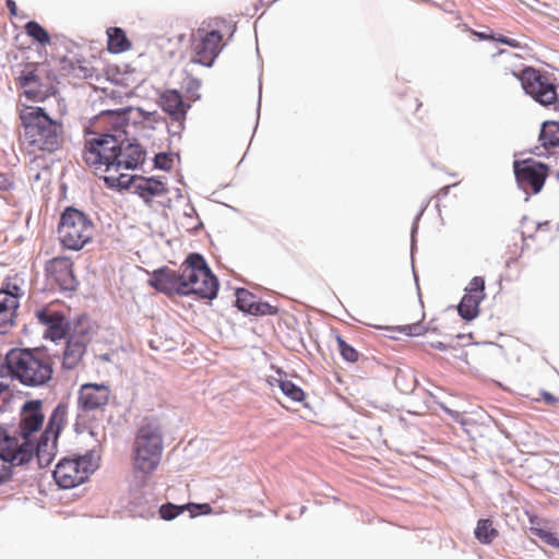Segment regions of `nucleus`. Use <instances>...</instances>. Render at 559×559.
<instances>
[{
    "mask_svg": "<svg viewBox=\"0 0 559 559\" xmlns=\"http://www.w3.org/2000/svg\"><path fill=\"white\" fill-rule=\"evenodd\" d=\"M147 285L168 297L195 295L207 300L215 299L219 289L218 278L199 252L189 253L178 269L153 270Z\"/></svg>",
    "mask_w": 559,
    "mask_h": 559,
    "instance_id": "obj_1",
    "label": "nucleus"
},
{
    "mask_svg": "<svg viewBox=\"0 0 559 559\" xmlns=\"http://www.w3.org/2000/svg\"><path fill=\"white\" fill-rule=\"evenodd\" d=\"M82 157L87 166L95 169L105 166V171L111 168L134 170L145 162L146 150L135 139L102 133L86 141Z\"/></svg>",
    "mask_w": 559,
    "mask_h": 559,
    "instance_id": "obj_2",
    "label": "nucleus"
},
{
    "mask_svg": "<svg viewBox=\"0 0 559 559\" xmlns=\"http://www.w3.org/2000/svg\"><path fill=\"white\" fill-rule=\"evenodd\" d=\"M24 139L31 153H53L61 146L63 126L43 107H26L20 114Z\"/></svg>",
    "mask_w": 559,
    "mask_h": 559,
    "instance_id": "obj_3",
    "label": "nucleus"
},
{
    "mask_svg": "<svg viewBox=\"0 0 559 559\" xmlns=\"http://www.w3.org/2000/svg\"><path fill=\"white\" fill-rule=\"evenodd\" d=\"M163 430L159 419L144 417L136 430L132 444V462L135 472L153 473L162 459Z\"/></svg>",
    "mask_w": 559,
    "mask_h": 559,
    "instance_id": "obj_4",
    "label": "nucleus"
},
{
    "mask_svg": "<svg viewBox=\"0 0 559 559\" xmlns=\"http://www.w3.org/2000/svg\"><path fill=\"white\" fill-rule=\"evenodd\" d=\"M43 348H11L7 353L8 368L13 369L12 380L24 386L38 388L49 382L52 365L41 357Z\"/></svg>",
    "mask_w": 559,
    "mask_h": 559,
    "instance_id": "obj_5",
    "label": "nucleus"
},
{
    "mask_svg": "<svg viewBox=\"0 0 559 559\" xmlns=\"http://www.w3.org/2000/svg\"><path fill=\"white\" fill-rule=\"evenodd\" d=\"M57 447L51 442L50 447H35L33 440L20 443L16 437L10 436L7 429L0 426V452L1 461L10 469L29 463L36 455L39 467H47L56 455Z\"/></svg>",
    "mask_w": 559,
    "mask_h": 559,
    "instance_id": "obj_6",
    "label": "nucleus"
},
{
    "mask_svg": "<svg viewBox=\"0 0 559 559\" xmlns=\"http://www.w3.org/2000/svg\"><path fill=\"white\" fill-rule=\"evenodd\" d=\"M95 226L83 211L67 206L60 215L58 237L69 250H81L93 238Z\"/></svg>",
    "mask_w": 559,
    "mask_h": 559,
    "instance_id": "obj_7",
    "label": "nucleus"
},
{
    "mask_svg": "<svg viewBox=\"0 0 559 559\" xmlns=\"http://www.w3.org/2000/svg\"><path fill=\"white\" fill-rule=\"evenodd\" d=\"M515 76L521 82L524 93L542 106L551 105L556 100V86L539 70L525 67Z\"/></svg>",
    "mask_w": 559,
    "mask_h": 559,
    "instance_id": "obj_8",
    "label": "nucleus"
},
{
    "mask_svg": "<svg viewBox=\"0 0 559 559\" xmlns=\"http://www.w3.org/2000/svg\"><path fill=\"white\" fill-rule=\"evenodd\" d=\"M93 471L86 456L64 457L56 465L52 475L60 488L71 489L83 484Z\"/></svg>",
    "mask_w": 559,
    "mask_h": 559,
    "instance_id": "obj_9",
    "label": "nucleus"
},
{
    "mask_svg": "<svg viewBox=\"0 0 559 559\" xmlns=\"http://www.w3.org/2000/svg\"><path fill=\"white\" fill-rule=\"evenodd\" d=\"M513 171L520 189L537 194L548 177L549 166L533 158L516 159L513 162Z\"/></svg>",
    "mask_w": 559,
    "mask_h": 559,
    "instance_id": "obj_10",
    "label": "nucleus"
},
{
    "mask_svg": "<svg viewBox=\"0 0 559 559\" xmlns=\"http://www.w3.org/2000/svg\"><path fill=\"white\" fill-rule=\"evenodd\" d=\"M154 114L155 112H146L142 108L127 106L119 109L102 110L97 116H95V120L107 121L109 127L107 133L122 134V138H124L127 136L124 128L129 123L136 124L139 122L150 121Z\"/></svg>",
    "mask_w": 559,
    "mask_h": 559,
    "instance_id": "obj_11",
    "label": "nucleus"
},
{
    "mask_svg": "<svg viewBox=\"0 0 559 559\" xmlns=\"http://www.w3.org/2000/svg\"><path fill=\"white\" fill-rule=\"evenodd\" d=\"M46 272L62 293L70 295L76 290L79 281L73 273V263L69 258L57 257L46 263Z\"/></svg>",
    "mask_w": 559,
    "mask_h": 559,
    "instance_id": "obj_12",
    "label": "nucleus"
},
{
    "mask_svg": "<svg viewBox=\"0 0 559 559\" xmlns=\"http://www.w3.org/2000/svg\"><path fill=\"white\" fill-rule=\"evenodd\" d=\"M222 34L217 29L204 33L200 38H194L192 43V51L194 57L191 62L203 67H212L219 53V43Z\"/></svg>",
    "mask_w": 559,
    "mask_h": 559,
    "instance_id": "obj_13",
    "label": "nucleus"
},
{
    "mask_svg": "<svg viewBox=\"0 0 559 559\" xmlns=\"http://www.w3.org/2000/svg\"><path fill=\"white\" fill-rule=\"evenodd\" d=\"M38 321L46 326L43 337L53 343L67 337L70 331V323L61 311L51 310L48 307L36 310Z\"/></svg>",
    "mask_w": 559,
    "mask_h": 559,
    "instance_id": "obj_14",
    "label": "nucleus"
},
{
    "mask_svg": "<svg viewBox=\"0 0 559 559\" xmlns=\"http://www.w3.org/2000/svg\"><path fill=\"white\" fill-rule=\"evenodd\" d=\"M160 108L170 116L173 121L177 122V131L173 134H179L183 128V121L190 109V104L183 100L182 94L177 90H166L159 96Z\"/></svg>",
    "mask_w": 559,
    "mask_h": 559,
    "instance_id": "obj_15",
    "label": "nucleus"
},
{
    "mask_svg": "<svg viewBox=\"0 0 559 559\" xmlns=\"http://www.w3.org/2000/svg\"><path fill=\"white\" fill-rule=\"evenodd\" d=\"M41 406L40 400H29L23 404L19 425L23 442L32 440L31 436L43 426L45 416L41 412Z\"/></svg>",
    "mask_w": 559,
    "mask_h": 559,
    "instance_id": "obj_16",
    "label": "nucleus"
},
{
    "mask_svg": "<svg viewBox=\"0 0 559 559\" xmlns=\"http://www.w3.org/2000/svg\"><path fill=\"white\" fill-rule=\"evenodd\" d=\"M109 401V389L105 384L85 383L79 391V406L84 411H94Z\"/></svg>",
    "mask_w": 559,
    "mask_h": 559,
    "instance_id": "obj_17",
    "label": "nucleus"
},
{
    "mask_svg": "<svg viewBox=\"0 0 559 559\" xmlns=\"http://www.w3.org/2000/svg\"><path fill=\"white\" fill-rule=\"evenodd\" d=\"M68 406L59 403L49 416L45 430L40 433L35 447H50L51 442L57 445L58 437L61 432L62 425L66 420Z\"/></svg>",
    "mask_w": 559,
    "mask_h": 559,
    "instance_id": "obj_18",
    "label": "nucleus"
},
{
    "mask_svg": "<svg viewBox=\"0 0 559 559\" xmlns=\"http://www.w3.org/2000/svg\"><path fill=\"white\" fill-rule=\"evenodd\" d=\"M539 146L532 153L538 157H547L551 148L559 147V120H546L540 126L538 135Z\"/></svg>",
    "mask_w": 559,
    "mask_h": 559,
    "instance_id": "obj_19",
    "label": "nucleus"
},
{
    "mask_svg": "<svg viewBox=\"0 0 559 559\" xmlns=\"http://www.w3.org/2000/svg\"><path fill=\"white\" fill-rule=\"evenodd\" d=\"M140 182L134 185V193L138 194L145 204H150L154 197L167 193L165 185L157 177L139 176Z\"/></svg>",
    "mask_w": 559,
    "mask_h": 559,
    "instance_id": "obj_20",
    "label": "nucleus"
},
{
    "mask_svg": "<svg viewBox=\"0 0 559 559\" xmlns=\"http://www.w3.org/2000/svg\"><path fill=\"white\" fill-rule=\"evenodd\" d=\"M66 338L67 342L61 357V367L64 370H73L82 360L87 347L84 346L83 343L72 341L68 337Z\"/></svg>",
    "mask_w": 559,
    "mask_h": 559,
    "instance_id": "obj_21",
    "label": "nucleus"
},
{
    "mask_svg": "<svg viewBox=\"0 0 559 559\" xmlns=\"http://www.w3.org/2000/svg\"><path fill=\"white\" fill-rule=\"evenodd\" d=\"M17 83L25 88L24 95L27 99L36 102L44 98L40 78L35 71L22 72L17 78Z\"/></svg>",
    "mask_w": 559,
    "mask_h": 559,
    "instance_id": "obj_22",
    "label": "nucleus"
},
{
    "mask_svg": "<svg viewBox=\"0 0 559 559\" xmlns=\"http://www.w3.org/2000/svg\"><path fill=\"white\" fill-rule=\"evenodd\" d=\"M107 49L111 53H122L131 47V41L121 27H109L107 29Z\"/></svg>",
    "mask_w": 559,
    "mask_h": 559,
    "instance_id": "obj_23",
    "label": "nucleus"
},
{
    "mask_svg": "<svg viewBox=\"0 0 559 559\" xmlns=\"http://www.w3.org/2000/svg\"><path fill=\"white\" fill-rule=\"evenodd\" d=\"M499 535L491 519H479L474 530L475 538L483 545L491 544Z\"/></svg>",
    "mask_w": 559,
    "mask_h": 559,
    "instance_id": "obj_24",
    "label": "nucleus"
},
{
    "mask_svg": "<svg viewBox=\"0 0 559 559\" xmlns=\"http://www.w3.org/2000/svg\"><path fill=\"white\" fill-rule=\"evenodd\" d=\"M483 300L464 294L457 305L459 316L465 321H472L479 314V305Z\"/></svg>",
    "mask_w": 559,
    "mask_h": 559,
    "instance_id": "obj_25",
    "label": "nucleus"
},
{
    "mask_svg": "<svg viewBox=\"0 0 559 559\" xmlns=\"http://www.w3.org/2000/svg\"><path fill=\"white\" fill-rule=\"evenodd\" d=\"M531 534L538 537L546 545L559 550V537L556 533L551 532L546 526H540L539 523H535V521L531 518Z\"/></svg>",
    "mask_w": 559,
    "mask_h": 559,
    "instance_id": "obj_26",
    "label": "nucleus"
},
{
    "mask_svg": "<svg viewBox=\"0 0 559 559\" xmlns=\"http://www.w3.org/2000/svg\"><path fill=\"white\" fill-rule=\"evenodd\" d=\"M139 179L138 175L121 174L119 177L105 176L103 178L104 183L109 189H116L118 191L129 190L134 180Z\"/></svg>",
    "mask_w": 559,
    "mask_h": 559,
    "instance_id": "obj_27",
    "label": "nucleus"
},
{
    "mask_svg": "<svg viewBox=\"0 0 559 559\" xmlns=\"http://www.w3.org/2000/svg\"><path fill=\"white\" fill-rule=\"evenodd\" d=\"M24 29L27 36L43 46L51 41L49 33L36 21L26 22Z\"/></svg>",
    "mask_w": 559,
    "mask_h": 559,
    "instance_id": "obj_28",
    "label": "nucleus"
},
{
    "mask_svg": "<svg viewBox=\"0 0 559 559\" xmlns=\"http://www.w3.org/2000/svg\"><path fill=\"white\" fill-rule=\"evenodd\" d=\"M366 325L372 326V324L365 323ZM377 330H385L390 332L403 333L407 336H419L426 331L425 326L419 322L406 325L389 326V325H373Z\"/></svg>",
    "mask_w": 559,
    "mask_h": 559,
    "instance_id": "obj_29",
    "label": "nucleus"
},
{
    "mask_svg": "<svg viewBox=\"0 0 559 559\" xmlns=\"http://www.w3.org/2000/svg\"><path fill=\"white\" fill-rule=\"evenodd\" d=\"M278 386L284 395L294 402H302L306 397L304 390L289 380H278Z\"/></svg>",
    "mask_w": 559,
    "mask_h": 559,
    "instance_id": "obj_30",
    "label": "nucleus"
},
{
    "mask_svg": "<svg viewBox=\"0 0 559 559\" xmlns=\"http://www.w3.org/2000/svg\"><path fill=\"white\" fill-rule=\"evenodd\" d=\"M255 296L246 288L236 289V307L243 313L249 314Z\"/></svg>",
    "mask_w": 559,
    "mask_h": 559,
    "instance_id": "obj_31",
    "label": "nucleus"
},
{
    "mask_svg": "<svg viewBox=\"0 0 559 559\" xmlns=\"http://www.w3.org/2000/svg\"><path fill=\"white\" fill-rule=\"evenodd\" d=\"M68 338L72 340V341H78L80 343H83L84 346L87 347V345L90 344L91 342V334H90V329L88 326H86L84 323H82L81 321H79L74 326L73 329L68 332V335H67Z\"/></svg>",
    "mask_w": 559,
    "mask_h": 559,
    "instance_id": "obj_32",
    "label": "nucleus"
},
{
    "mask_svg": "<svg viewBox=\"0 0 559 559\" xmlns=\"http://www.w3.org/2000/svg\"><path fill=\"white\" fill-rule=\"evenodd\" d=\"M337 348L342 358L347 362H356L359 359V353L349 345L341 335L336 336Z\"/></svg>",
    "mask_w": 559,
    "mask_h": 559,
    "instance_id": "obj_33",
    "label": "nucleus"
},
{
    "mask_svg": "<svg viewBox=\"0 0 559 559\" xmlns=\"http://www.w3.org/2000/svg\"><path fill=\"white\" fill-rule=\"evenodd\" d=\"M465 294L484 300L486 297L485 278L483 276H474L468 283V286L465 288Z\"/></svg>",
    "mask_w": 559,
    "mask_h": 559,
    "instance_id": "obj_34",
    "label": "nucleus"
},
{
    "mask_svg": "<svg viewBox=\"0 0 559 559\" xmlns=\"http://www.w3.org/2000/svg\"><path fill=\"white\" fill-rule=\"evenodd\" d=\"M19 307L17 296L8 290H0V312H13Z\"/></svg>",
    "mask_w": 559,
    "mask_h": 559,
    "instance_id": "obj_35",
    "label": "nucleus"
},
{
    "mask_svg": "<svg viewBox=\"0 0 559 559\" xmlns=\"http://www.w3.org/2000/svg\"><path fill=\"white\" fill-rule=\"evenodd\" d=\"M186 510V504L179 506L171 502L164 503L159 507L158 513L160 519L171 521Z\"/></svg>",
    "mask_w": 559,
    "mask_h": 559,
    "instance_id": "obj_36",
    "label": "nucleus"
},
{
    "mask_svg": "<svg viewBox=\"0 0 559 559\" xmlns=\"http://www.w3.org/2000/svg\"><path fill=\"white\" fill-rule=\"evenodd\" d=\"M278 313V308L270 305L266 301H258L255 300L252 304L251 310L249 312L250 316L263 317V316H275Z\"/></svg>",
    "mask_w": 559,
    "mask_h": 559,
    "instance_id": "obj_37",
    "label": "nucleus"
},
{
    "mask_svg": "<svg viewBox=\"0 0 559 559\" xmlns=\"http://www.w3.org/2000/svg\"><path fill=\"white\" fill-rule=\"evenodd\" d=\"M173 153L159 152L155 154L153 158L154 167L159 170H170L173 167Z\"/></svg>",
    "mask_w": 559,
    "mask_h": 559,
    "instance_id": "obj_38",
    "label": "nucleus"
},
{
    "mask_svg": "<svg viewBox=\"0 0 559 559\" xmlns=\"http://www.w3.org/2000/svg\"><path fill=\"white\" fill-rule=\"evenodd\" d=\"M182 86L186 90V92L193 96L195 99L200 98L198 92L201 87V80L192 75H187L186 79L183 80Z\"/></svg>",
    "mask_w": 559,
    "mask_h": 559,
    "instance_id": "obj_39",
    "label": "nucleus"
},
{
    "mask_svg": "<svg viewBox=\"0 0 559 559\" xmlns=\"http://www.w3.org/2000/svg\"><path fill=\"white\" fill-rule=\"evenodd\" d=\"M186 510L190 512V518L198 515H206L212 512V507L209 503H187Z\"/></svg>",
    "mask_w": 559,
    "mask_h": 559,
    "instance_id": "obj_40",
    "label": "nucleus"
},
{
    "mask_svg": "<svg viewBox=\"0 0 559 559\" xmlns=\"http://www.w3.org/2000/svg\"><path fill=\"white\" fill-rule=\"evenodd\" d=\"M404 380L405 373L403 371H399L394 379L396 388L403 393H412L416 386V379L413 377L412 380L408 383H406V385H402V382Z\"/></svg>",
    "mask_w": 559,
    "mask_h": 559,
    "instance_id": "obj_41",
    "label": "nucleus"
},
{
    "mask_svg": "<svg viewBox=\"0 0 559 559\" xmlns=\"http://www.w3.org/2000/svg\"><path fill=\"white\" fill-rule=\"evenodd\" d=\"M424 211H425V207L419 211V213L415 216L413 224H412V229H411V253H412V257L414 255V251L416 248V235H417V230H418V222H419Z\"/></svg>",
    "mask_w": 559,
    "mask_h": 559,
    "instance_id": "obj_42",
    "label": "nucleus"
},
{
    "mask_svg": "<svg viewBox=\"0 0 559 559\" xmlns=\"http://www.w3.org/2000/svg\"><path fill=\"white\" fill-rule=\"evenodd\" d=\"M13 312H0V334H5L13 325Z\"/></svg>",
    "mask_w": 559,
    "mask_h": 559,
    "instance_id": "obj_43",
    "label": "nucleus"
},
{
    "mask_svg": "<svg viewBox=\"0 0 559 559\" xmlns=\"http://www.w3.org/2000/svg\"><path fill=\"white\" fill-rule=\"evenodd\" d=\"M14 188L13 176L0 173V192H7Z\"/></svg>",
    "mask_w": 559,
    "mask_h": 559,
    "instance_id": "obj_44",
    "label": "nucleus"
},
{
    "mask_svg": "<svg viewBox=\"0 0 559 559\" xmlns=\"http://www.w3.org/2000/svg\"><path fill=\"white\" fill-rule=\"evenodd\" d=\"M493 41L507 45L512 48H522V45L519 40L508 37V36H504V35H501V34H498V35L495 34Z\"/></svg>",
    "mask_w": 559,
    "mask_h": 559,
    "instance_id": "obj_45",
    "label": "nucleus"
},
{
    "mask_svg": "<svg viewBox=\"0 0 559 559\" xmlns=\"http://www.w3.org/2000/svg\"><path fill=\"white\" fill-rule=\"evenodd\" d=\"M13 372H14L13 369L8 368V360H7V355H5L3 358V361L0 364V377L1 378L10 377L12 379Z\"/></svg>",
    "mask_w": 559,
    "mask_h": 559,
    "instance_id": "obj_46",
    "label": "nucleus"
},
{
    "mask_svg": "<svg viewBox=\"0 0 559 559\" xmlns=\"http://www.w3.org/2000/svg\"><path fill=\"white\" fill-rule=\"evenodd\" d=\"M436 403L439 405V407L445 413L448 414L449 416H451L454 420H457L460 417H461V414L456 411H453L451 408H449L445 404L441 403V402H437Z\"/></svg>",
    "mask_w": 559,
    "mask_h": 559,
    "instance_id": "obj_47",
    "label": "nucleus"
},
{
    "mask_svg": "<svg viewBox=\"0 0 559 559\" xmlns=\"http://www.w3.org/2000/svg\"><path fill=\"white\" fill-rule=\"evenodd\" d=\"M542 397H543L544 402L548 405H555L556 403L559 402L558 397H556L555 395H552L550 392H547V391L542 392Z\"/></svg>",
    "mask_w": 559,
    "mask_h": 559,
    "instance_id": "obj_48",
    "label": "nucleus"
},
{
    "mask_svg": "<svg viewBox=\"0 0 559 559\" xmlns=\"http://www.w3.org/2000/svg\"><path fill=\"white\" fill-rule=\"evenodd\" d=\"M472 33L474 36H476L480 40H493V38H495V33H486V32H477V31H473Z\"/></svg>",
    "mask_w": 559,
    "mask_h": 559,
    "instance_id": "obj_49",
    "label": "nucleus"
},
{
    "mask_svg": "<svg viewBox=\"0 0 559 559\" xmlns=\"http://www.w3.org/2000/svg\"><path fill=\"white\" fill-rule=\"evenodd\" d=\"M430 346L432 348H435V349L440 350V352H444V350H447L450 347L448 344H445L443 342H439V341L430 343Z\"/></svg>",
    "mask_w": 559,
    "mask_h": 559,
    "instance_id": "obj_50",
    "label": "nucleus"
},
{
    "mask_svg": "<svg viewBox=\"0 0 559 559\" xmlns=\"http://www.w3.org/2000/svg\"><path fill=\"white\" fill-rule=\"evenodd\" d=\"M7 8L12 15H16L17 7L14 0H5Z\"/></svg>",
    "mask_w": 559,
    "mask_h": 559,
    "instance_id": "obj_51",
    "label": "nucleus"
},
{
    "mask_svg": "<svg viewBox=\"0 0 559 559\" xmlns=\"http://www.w3.org/2000/svg\"><path fill=\"white\" fill-rule=\"evenodd\" d=\"M185 216L189 217V218L198 216L197 210L192 204H190V203L188 204V210L185 211Z\"/></svg>",
    "mask_w": 559,
    "mask_h": 559,
    "instance_id": "obj_52",
    "label": "nucleus"
},
{
    "mask_svg": "<svg viewBox=\"0 0 559 559\" xmlns=\"http://www.w3.org/2000/svg\"><path fill=\"white\" fill-rule=\"evenodd\" d=\"M550 227V223L548 221L539 222L536 224V230H548Z\"/></svg>",
    "mask_w": 559,
    "mask_h": 559,
    "instance_id": "obj_53",
    "label": "nucleus"
},
{
    "mask_svg": "<svg viewBox=\"0 0 559 559\" xmlns=\"http://www.w3.org/2000/svg\"><path fill=\"white\" fill-rule=\"evenodd\" d=\"M455 186H456V183L442 187V188L440 189V191H439V194H440V195H442V197L448 195V193H449L450 189H451V188H453V187H455Z\"/></svg>",
    "mask_w": 559,
    "mask_h": 559,
    "instance_id": "obj_54",
    "label": "nucleus"
},
{
    "mask_svg": "<svg viewBox=\"0 0 559 559\" xmlns=\"http://www.w3.org/2000/svg\"><path fill=\"white\" fill-rule=\"evenodd\" d=\"M261 91H262V85L260 83L259 84V100H258V108H257L258 114L260 112V106H261Z\"/></svg>",
    "mask_w": 559,
    "mask_h": 559,
    "instance_id": "obj_55",
    "label": "nucleus"
},
{
    "mask_svg": "<svg viewBox=\"0 0 559 559\" xmlns=\"http://www.w3.org/2000/svg\"><path fill=\"white\" fill-rule=\"evenodd\" d=\"M12 289H13V290H12L11 293H12V294H14V295H16V296L19 297V296H20V293H21V288H20L17 285H15V284H14V285H13V287H12Z\"/></svg>",
    "mask_w": 559,
    "mask_h": 559,
    "instance_id": "obj_56",
    "label": "nucleus"
},
{
    "mask_svg": "<svg viewBox=\"0 0 559 559\" xmlns=\"http://www.w3.org/2000/svg\"><path fill=\"white\" fill-rule=\"evenodd\" d=\"M533 237H534V235H533V234H531V235L526 236L524 231L522 233V240H523V242H524L527 238H531V239H532Z\"/></svg>",
    "mask_w": 559,
    "mask_h": 559,
    "instance_id": "obj_57",
    "label": "nucleus"
},
{
    "mask_svg": "<svg viewBox=\"0 0 559 559\" xmlns=\"http://www.w3.org/2000/svg\"><path fill=\"white\" fill-rule=\"evenodd\" d=\"M176 197L177 199H181L182 198V192L180 189H176Z\"/></svg>",
    "mask_w": 559,
    "mask_h": 559,
    "instance_id": "obj_58",
    "label": "nucleus"
},
{
    "mask_svg": "<svg viewBox=\"0 0 559 559\" xmlns=\"http://www.w3.org/2000/svg\"><path fill=\"white\" fill-rule=\"evenodd\" d=\"M552 104H555V110L559 111V99L556 98Z\"/></svg>",
    "mask_w": 559,
    "mask_h": 559,
    "instance_id": "obj_59",
    "label": "nucleus"
},
{
    "mask_svg": "<svg viewBox=\"0 0 559 559\" xmlns=\"http://www.w3.org/2000/svg\"><path fill=\"white\" fill-rule=\"evenodd\" d=\"M518 259V257L515 258H510L508 261H507V265L509 266L513 261H515Z\"/></svg>",
    "mask_w": 559,
    "mask_h": 559,
    "instance_id": "obj_60",
    "label": "nucleus"
},
{
    "mask_svg": "<svg viewBox=\"0 0 559 559\" xmlns=\"http://www.w3.org/2000/svg\"><path fill=\"white\" fill-rule=\"evenodd\" d=\"M202 226H203L202 222H199V224L194 227V229H199Z\"/></svg>",
    "mask_w": 559,
    "mask_h": 559,
    "instance_id": "obj_61",
    "label": "nucleus"
},
{
    "mask_svg": "<svg viewBox=\"0 0 559 559\" xmlns=\"http://www.w3.org/2000/svg\"><path fill=\"white\" fill-rule=\"evenodd\" d=\"M305 511H306V507H305V506H302V507L300 508V514H302Z\"/></svg>",
    "mask_w": 559,
    "mask_h": 559,
    "instance_id": "obj_62",
    "label": "nucleus"
},
{
    "mask_svg": "<svg viewBox=\"0 0 559 559\" xmlns=\"http://www.w3.org/2000/svg\"><path fill=\"white\" fill-rule=\"evenodd\" d=\"M170 203H171L170 199H168V201H165V204H167L168 207L170 206Z\"/></svg>",
    "mask_w": 559,
    "mask_h": 559,
    "instance_id": "obj_63",
    "label": "nucleus"
},
{
    "mask_svg": "<svg viewBox=\"0 0 559 559\" xmlns=\"http://www.w3.org/2000/svg\"><path fill=\"white\" fill-rule=\"evenodd\" d=\"M556 180L559 182V170L556 173Z\"/></svg>",
    "mask_w": 559,
    "mask_h": 559,
    "instance_id": "obj_64",
    "label": "nucleus"
}]
</instances>
